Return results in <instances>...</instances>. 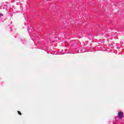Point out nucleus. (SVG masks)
<instances>
[{
	"instance_id": "1",
	"label": "nucleus",
	"mask_w": 124,
	"mask_h": 124,
	"mask_svg": "<svg viewBox=\"0 0 124 124\" xmlns=\"http://www.w3.org/2000/svg\"><path fill=\"white\" fill-rule=\"evenodd\" d=\"M117 117V118H119V120H121V119H123V118H124V113L122 111L118 112Z\"/></svg>"
},
{
	"instance_id": "2",
	"label": "nucleus",
	"mask_w": 124,
	"mask_h": 124,
	"mask_svg": "<svg viewBox=\"0 0 124 124\" xmlns=\"http://www.w3.org/2000/svg\"><path fill=\"white\" fill-rule=\"evenodd\" d=\"M32 29V27H29L28 28V31L29 32H31V31H30V30H31Z\"/></svg>"
},
{
	"instance_id": "3",
	"label": "nucleus",
	"mask_w": 124,
	"mask_h": 124,
	"mask_svg": "<svg viewBox=\"0 0 124 124\" xmlns=\"http://www.w3.org/2000/svg\"><path fill=\"white\" fill-rule=\"evenodd\" d=\"M17 113L19 115H22V113H21V112H20L19 111H17Z\"/></svg>"
},
{
	"instance_id": "4",
	"label": "nucleus",
	"mask_w": 124,
	"mask_h": 124,
	"mask_svg": "<svg viewBox=\"0 0 124 124\" xmlns=\"http://www.w3.org/2000/svg\"><path fill=\"white\" fill-rule=\"evenodd\" d=\"M0 16H3V14H0Z\"/></svg>"
},
{
	"instance_id": "5",
	"label": "nucleus",
	"mask_w": 124,
	"mask_h": 124,
	"mask_svg": "<svg viewBox=\"0 0 124 124\" xmlns=\"http://www.w3.org/2000/svg\"><path fill=\"white\" fill-rule=\"evenodd\" d=\"M73 54H75V53H73Z\"/></svg>"
}]
</instances>
